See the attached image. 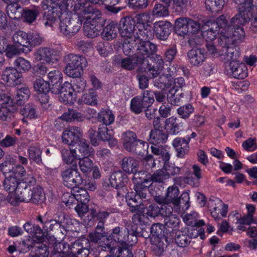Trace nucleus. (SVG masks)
<instances>
[{
  "label": "nucleus",
  "instance_id": "1",
  "mask_svg": "<svg viewBox=\"0 0 257 257\" xmlns=\"http://www.w3.org/2000/svg\"><path fill=\"white\" fill-rule=\"evenodd\" d=\"M136 53L131 57L125 58H117L115 61L119 63L121 67L127 70H132L137 66L138 72L139 73H146L149 77H154L159 73V69L163 67L164 62L161 56L156 55L153 59L155 64L149 63L148 58L151 57L135 48Z\"/></svg>",
  "mask_w": 257,
  "mask_h": 257
},
{
  "label": "nucleus",
  "instance_id": "2",
  "mask_svg": "<svg viewBox=\"0 0 257 257\" xmlns=\"http://www.w3.org/2000/svg\"><path fill=\"white\" fill-rule=\"evenodd\" d=\"M139 32H136L135 39L131 40V42L124 44V49L127 54H131L134 52L135 48L138 49L146 55L154 59L157 50V45L150 40L154 37V32L152 31L151 27L147 26L146 28L144 26L143 29H139Z\"/></svg>",
  "mask_w": 257,
  "mask_h": 257
},
{
  "label": "nucleus",
  "instance_id": "3",
  "mask_svg": "<svg viewBox=\"0 0 257 257\" xmlns=\"http://www.w3.org/2000/svg\"><path fill=\"white\" fill-rule=\"evenodd\" d=\"M63 61L66 65L64 70L65 73L72 78L81 76L84 69L87 66L85 57L72 53L65 55Z\"/></svg>",
  "mask_w": 257,
  "mask_h": 257
},
{
  "label": "nucleus",
  "instance_id": "4",
  "mask_svg": "<svg viewBox=\"0 0 257 257\" xmlns=\"http://www.w3.org/2000/svg\"><path fill=\"white\" fill-rule=\"evenodd\" d=\"M244 16L240 14H237L231 18L230 23L232 25V27L230 31L226 34L228 41L226 40L224 45L219 44L220 46H225L231 43L237 44L243 40L245 33L242 26L248 23L252 17V16H248V20L244 21L243 20H241L243 19Z\"/></svg>",
  "mask_w": 257,
  "mask_h": 257
},
{
  "label": "nucleus",
  "instance_id": "5",
  "mask_svg": "<svg viewBox=\"0 0 257 257\" xmlns=\"http://www.w3.org/2000/svg\"><path fill=\"white\" fill-rule=\"evenodd\" d=\"M83 22L81 16H74L71 13L64 14L61 16L59 27L60 31L67 37L74 36L80 30Z\"/></svg>",
  "mask_w": 257,
  "mask_h": 257
},
{
  "label": "nucleus",
  "instance_id": "6",
  "mask_svg": "<svg viewBox=\"0 0 257 257\" xmlns=\"http://www.w3.org/2000/svg\"><path fill=\"white\" fill-rule=\"evenodd\" d=\"M119 33L124 39L122 43V51L125 55L130 56L127 54L124 49V44L131 42L135 39V21L131 17H125L121 19L119 24Z\"/></svg>",
  "mask_w": 257,
  "mask_h": 257
},
{
  "label": "nucleus",
  "instance_id": "7",
  "mask_svg": "<svg viewBox=\"0 0 257 257\" xmlns=\"http://www.w3.org/2000/svg\"><path fill=\"white\" fill-rule=\"evenodd\" d=\"M69 218L66 217L64 212H60L56 216L55 219L50 220L48 226V228L45 231L46 235L60 234H66Z\"/></svg>",
  "mask_w": 257,
  "mask_h": 257
},
{
  "label": "nucleus",
  "instance_id": "8",
  "mask_svg": "<svg viewBox=\"0 0 257 257\" xmlns=\"http://www.w3.org/2000/svg\"><path fill=\"white\" fill-rule=\"evenodd\" d=\"M61 175L64 185L68 188H77L83 183V179L76 163L63 171Z\"/></svg>",
  "mask_w": 257,
  "mask_h": 257
},
{
  "label": "nucleus",
  "instance_id": "9",
  "mask_svg": "<svg viewBox=\"0 0 257 257\" xmlns=\"http://www.w3.org/2000/svg\"><path fill=\"white\" fill-rule=\"evenodd\" d=\"M84 34L88 38H93L101 33L105 24V20L102 17L86 19L84 20Z\"/></svg>",
  "mask_w": 257,
  "mask_h": 257
},
{
  "label": "nucleus",
  "instance_id": "10",
  "mask_svg": "<svg viewBox=\"0 0 257 257\" xmlns=\"http://www.w3.org/2000/svg\"><path fill=\"white\" fill-rule=\"evenodd\" d=\"M210 25H212L215 29H218L220 33V36L218 39L219 44H224V42H226V40L228 41V38L226 36L227 32L230 31L232 27V25L230 22L228 23L224 15H221L217 18L215 22H211V21H207L205 23V26L209 27Z\"/></svg>",
  "mask_w": 257,
  "mask_h": 257
},
{
  "label": "nucleus",
  "instance_id": "11",
  "mask_svg": "<svg viewBox=\"0 0 257 257\" xmlns=\"http://www.w3.org/2000/svg\"><path fill=\"white\" fill-rule=\"evenodd\" d=\"M89 246L88 240L77 239L70 246L68 257H87L89 254Z\"/></svg>",
  "mask_w": 257,
  "mask_h": 257
},
{
  "label": "nucleus",
  "instance_id": "12",
  "mask_svg": "<svg viewBox=\"0 0 257 257\" xmlns=\"http://www.w3.org/2000/svg\"><path fill=\"white\" fill-rule=\"evenodd\" d=\"M81 129L77 126H73L65 130L61 138L63 143L70 146H75L82 137Z\"/></svg>",
  "mask_w": 257,
  "mask_h": 257
},
{
  "label": "nucleus",
  "instance_id": "13",
  "mask_svg": "<svg viewBox=\"0 0 257 257\" xmlns=\"http://www.w3.org/2000/svg\"><path fill=\"white\" fill-rule=\"evenodd\" d=\"M60 51L49 47H40L36 50V58L38 60H44L48 63L58 60Z\"/></svg>",
  "mask_w": 257,
  "mask_h": 257
},
{
  "label": "nucleus",
  "instance_id": "14",
  "mask_svg": "<svg viewBox=\"0 0 257 257\" xmlns=\"http://www.w3.org/2000/svg\"><path fill=\"white\" fill-rule=\"evenodd\" d=\"M172 24L168 21H158L154 24L153 30L156 37L160 40H166L171 34Z\"/></svg>",
  "mask_w": 257,
  "mask_h": 257
},
{
  "label": "nucleus",
  "instance_id": "15",
  "mask_svg": "<svg viewBox=\"0 0 257 257\" xmlns=\"http://www.w3.org/2000/svg\"><path fill=\"white\" fill-rule=\"evenodd\" d=\"M166 215H163L164 217V227L165 230L163 231L164 235H168L174 230L178 229L180 219L178 216L172 214V208H168L166 211Z\"/></svg>",
  "mask_w": 257,
  "mask_h": 257
},
{
  "label": "nucleus",
  "instance_id": "16",
  "mask_svg": "<svg viewBox=\"0 0 257 257\" xmlns=\"http://www.w3.org/2000/svg\"><path fill=\"white\" fill-rule=\"evenodd\" d=\"M189 63L194 67L201 66L206 59L205 50L200 48H194L187 54Z\"/></svg>",
  "mask_w": 257,
  "mask_h": 257
},
{
  "label": "nucleus",
  "instance_id": "17",
  "mask_svg": "<svg viewBox=\"0 0 257 257\" xmlns=\"http://www.w3.org/2000/svg\"><path fill=\"white\" fill-rule=\"evenodd\" d=\"M22 74L16 68L7 67L2 75V79L10 85L15 86L21 83Z\"/></svg>",
  "mask_w": 257,
  "mask_h": 257
},
{
  "label": "nucleus",
  "instance_id": "18",
  "mask_svg": "<svg viewBox=\"0 0 257 257\" xmlns=\"http://www.w3.org/2000/svg\"><path fill=\"white\" fill-rule=\"evenodd\" d=\"M81 7H82L81 11H82L83 14L85 15L84 16L81 17V19L83 21L86 19L102 17L101 12L94 8L93 6L90 5L89 4L87 6H82L81 4L79 2L77 4L74 2V8L72 10L76 11L78 10H80Z\"/></svg>",
  "mask_w": 257,
  "mask_h": 257
},
{
  "label": "nucleus",
  "instance_id": "19",
  "mask_svg": "<svg viewBox=\"0 0 257 257\" xmlns=\"http://www.w3.org/2000/svg\"><path fill=\"white\" fill-rule=\"evenodd\" d=\"M49 83L51 87V92L55 94L60 92V86L63 82V74L58 70L50 71L48 74Z\"/></svg>",
  "mask_w": 257,
  "mask_h": 257
},
{
  "label": "nucleus",
  "instance_id": "20",
  "mask_svg": "<svg viewBox=\"0 0 257 257\" xmlns=\"http://www.w3.org/2000/svg\"><path fill=\"white\" fill-rule=\"evenodd\" d=\"M183 124L177 117L172 116L166 118L165 121V129L168 135H175L183 130Z\"/></svg>",
  "mask_w": 257,
  "mask_h": 257
},
{
  "label": "nucleus",
  "instance_id": "21",
  "mask_svg": "<svg viewBox=\"0 0 257 257\" xmlns=\"http://www.w3.org/2000/svg\"><path fill=\"white\" fill-rule=\"evenodd\" d=\"M234 3L237 5L238 13L245 15L242 20L246 21L248 16H253V0H234Z\"/></svg>",
  "mask_w": 257,
  "mask_h": 257
},
{
  "label": "nucleus",
  "instance_id": "22",
  "mask_svg": "<svg viewBox=\"0 0 257 257\" xmlns=\"http://www.w3.org/2000/svg\"><path fill=\"white\" fill-rule=\"evenodd\" d=\"M126 202L130 207V210L132 213L136 211H143L146 208V205L142 202L143 201L139 199V197L134 192L128 193Z\"/></svg>",
  "mask_w": 257,
  "mask_h": 257
},
{
  "label": "nucleus",
  "instance_id": "23",
  "mask_svg": "<svg viewBox=\"0 0 257 257\" xmlns=\"http://www.w3.org/2000/svg\"><path fill=\"white\" fill-rule=\"evenodd\" d=\"M189 139L176 138L172 142V145L177 152V156L179 158H184L187 154L189 150Z\"/></svg>",
  "mask_w": 257,
  "mask_h": 257
},
{
  "label": "nucleus",
  "instance_id": "24",
  "mask_svg": "<svg viewBox=\"0 0 257 257\" xmlns=\"http://www.w3.org/2000/svg\"><path fill=\"white\" fill-rule=\"evenodd\" d=\"M120 166L122 171L128 174H134L139 169V161L134 158L129 156L122 158Z\"/></svg>",
  "mask_w": 257,
  "mask_h": 257
},
{
  "label": "nucleus",
  "instance_id": "25",
  "mask_svg": "<svg viewBox=\"0 0 257 257\" xmlns=\"http://www.w3.org/2000/svg\"><path fill=\"white\" fill-rule=\"evenodd\" d=\"M0 170L3 174L10 175L17 179H19L26 174V170L24 167L20 165L12 166L11 168L8 167L7 163L0 164Z\"/></svg>",
  "mask_w": 257,
  "mask_h": 257
},
{
  "label": "nucleus",
  "instance_id": "26",
  "mask_svg": "<svg viewBox=\"0 0 257 257\" xmlns=\"http://www.w3.org/2000/svg\"><path fill=\"white\" fill-rule=\"evenodd\" d=\"M168 138V135L162 130L154 128L149 134V142L153 145L157 146L165 144Z\"/></svg>",
  "mask_w": 257,
  "mask_h": 257
},
{
  "label": "nucleus",
  "instance_id": "27",
  "mask_svg": "<svg viewBox=\"0 0 257 257\" xmlns=\"http://www.w3.org/2000/svg\"><path fill=\"white\" fill-rule=\"evenodd\" d=\"M229 66L234 78L242 79L247 77V69L244 63L233 61L230 62Z\"/></svg>",
  "mask_w": 257,
  "mask_h": 257
},
{
  "label": "nucleus",
  "instance_id": "28",
  "mask_svg": "<svg viewBox=\"0 0 257 257\" xmlns=\"http://www.w3.org/2000/svg\"><path fill=\"white\" fill-rule=\"evenodd\" d=\"M234 44H228L225 46H220L219 55L224 56V59L227 62L235 61L239 56V52L234 45Z\"/></svg>",
  "mask_w": 257,
  "mask_h": 257
},
{
  "label": "nucleus",
  "instance_id": "29",
  "mask_svg": "<svg viewBox=\"0 0 257 257\" xmlns=\"http://www.w3.org/2000/svg\"><path fill=\"white\" fill-rule=\"evenodd\" d=\"M128 181L127 175L121 170L114 171L111 174L109 177V183L113 188L126 185Z\"/></svg>",
  "mask_w": 257,
  "mask_h": 257
},
{
  "label": "nucleus",
  "instance_id": "30",
  "mask_svg": "<svg viewBox=\"0 0 257 257\" xmlns=\"http://www.w3.org/2000/svg\"><path fill=\"white\" fill-rule=\"evenodd\" d=\"M28 33L19 30L14 34L12 38L13 43L20 46L22 49V52L26 53H28L27 51V50H28Z\"/></svg>",
  "mask_w": 257,
  "mask_h": 257
},
{
  "label": "nucleus",
  "instance_id": "31",
  "mask_svg": "<svg viewBox=\"0 0 257 257\" xmlns=\"http://www.w3.org/2000/svg\"><path fill=\"white\" fill-rule=\"evenodd\" d=\"M5 176V179L3 181V184L4 189L9 193H14L18 192L21 190L20 187V180L17 179L10 175L3 174Z\"/></svg>",
  "mask_w": 257,
  "mask_h": 257
},
{
  "label": "nucleus",
  "instance_id": "32",
  "mask_svg": "<svg viewBox=\"0 0 257 257\" xmlns=\"http://www.w3.org/2000/svg\"><path fill=\"white\" fill-rule=\"evenodd\" d=\"M97 119L101 124L108 126L114 122L115 116L111 110L102 108L97 113Z\"/></svg>",
  "mask_w": 257,
  "mask_h": 257
},
{
  "label": "nucleus",
  "instance_id": "33",
  "mask_svg": "<svg viewBox=\"0 0 257 257\" xmlns=\"http://www.w3.org/2000/svg\"><path fill=\"white\" fill-rule=\"evenodd\" d=\"M110 233L108 235L107 239L113 240L115 242L122 245L125 239V235L126 232V228L119 226L113 227L110 230Z\"/></svg>",
  "mask_w": 257,
  "mask_h": 257
},
{
  "label": "nucleus",
  "instance_id": "34",
  "mask_svg": "<svg viewBox=\"0 0 257 257\" xmlns=\"http://www.w3.org/2000/svg\"><path fill=\"white\" fill-rule=\"evenodd\" d=\"M57 1L55 0H43L41 3V6L44 10L51 11L56 17H59L61 20V16L64 14H69V13L61 12L60 7L58 6Z\"/></svg>",
  "mask_w": 257,
  "mask_h": 257
},
{
  "label": "nucleus",
  "instance_id": "35",
  "mask_svg": "<svg viewBox=\"0 0 257 257\" xmlns=\"http://www.w3.org/2000/svg\"><path fill=\"white\" fill-rule=\"evenodd\" d=\"M76 145L75 149L77 150L80 154V155H78L79 157H83V158L90 157L94 155L93 148L86 142L85 139L82 138Z\"/></svg>",
  "mask_w": 257,
  "mask_h": 257
},
{
  "label": "nucleus",
  "instance_id": "36",
  "mask_svg": "<svg viewBox=\"0 0 257 257\" xmlns=\"http://www.w3.org/2000/svg\"><path fill=\"white\" fill-rule=\"evenodd\" d=\"M114 209L107 208L105 210H98L91 208L90 210V215L93 221H103L106 222V219L110 215L114 212Z\"/></svg>",
  "mask_w": 257,
  "mask_h": 257
},
{
  "label": "nucleus",
  "instance_id": "37",
  "mask_svg": "<svg viewBox=\"0 0 257 257\" xmlns=\"http://www.w3.org/2000/svg\"><path fill=\"white\" fill-rule=\"evenodd\" d=\"M137 135L133 131H128L123 134V146L127 151L133 150L134 146L137 143Z\"/></svg>",
  "mask_w": 257,
  "mask_h": 257
},
{
  "label": "nucleus",
  "instance_id": "38",
  "mask_svg": "<svg viewBox=\"0 0 257 257\" xmlns=\"http://www.w3.org/2000/svg\"><path fill=\"white\" fill-rule=\"evenodd\" d=\"M188 21L189 18L186 17H180L175 20L174 30L178 35L184 36L188 35Z\"/></svg>",
  "mask_w": 257,
  "mask_h": 257
},
{
  "label": "nucleus",
  "instance_id": "39",
  "mask_svg": "<svg viewBox=\"0 0 257 257\" xmlns=\"http://www.w3.org/2000/svg\"><path fill=\"white\" fill-rule=\"evenodd\" d=\"M102 35L104 39L107 40H112L115 38L119 32V26L117 24L113 22L107 24L105 28L102 29Z\"/></svg>",
  "mask_w": 257,
  "mask_h": 257
},
{
  "label": "nucleus",
  "instance_id": "40",
  "mask_svg": "<svg viewBox=\"0 0 257 257\" xmlns=\"http://www.w3.org/2000/svg\"><path fill=\"white\" fill-rule=\"evenodd\" d=\"M146 209V214L152 218H155L159 215L162 216L166 215V211L168 208H167L166 205L160 206L156 204H151Z\"/></svg>",
  "mask_w": 257,
  "mask_h": 257
},
{
  "label": "nucleus",
  "instance_id": "41",
  "mask_svg": "<svg viewBox=\"0 0 257 257\" xmlns=\"http://www.w3.org/2000/svg\"><path fill=\"white\" fill-rule=\"evenodd\" d=\"M81 100L86 105L96 106L98 103L97 92L93 89H89L83 93Z\"/></svg>",
  "mask_w": 257,
  "mask_h": 257
},
{
  "label": "nucleus",
  "instance_id": "42",
  "mask_svg": "<svg viewBox=\"0 0 257 257\" xmlns=\"http://www.w3.org/2000/svg\"><path fill=\"white\" fill-rule=\"evenodd\" d=\"M184 97V94L182 90H176L170 89L167 95L168 102L171 105H179L182 102V99Z\"/></svg>",
  "mask_w": 257,
  "mask_h": 257
},
{
  "label": "nucleus",
  "instance_id": "43",
  "mask_svg": "<svg viewBox=\"0 0 257 257\" xmlns=\"http://www.w3.org/2000/svg\"><path fill=\"white\" fill-rule=\"evenodd\" d=\"M40 14V10L37 7L25 8L23 9L22 17L24 21L27 23L32 24L35 21Z\"/></svg>",
  "mask_w": 257,
  "mask_h": 257
},
{
  "label": "nucleus",
  "instance_id": "44",
  "mask_svg": "<svg viewBox=\"0 0 257 257\" xmlns=\"http://www.w3.org/2000/svg\"><path fill=\"white\" fill-rule=\"evenodd\" d=\"M193 238L191 234H189L186 232L178 231L176 233V236L175 238L176 243L180 247H185L187 246Z\"/></svg>",
  "mask_w": 257,
  "mask_h": 257
},
{
  "label": "nucleus",
  "instance_id": "45",
  "mask_svg": "<svg viewBox=\"0 0 257 257\" xmlns=\"http://www.w3.org/2000/svg\"><path fill=\"white\" fill-rule=\"evenodd\" d=\"M31 202L34 204L43 202L45 199V195L42 187L37 185L33 187L31 190Z\"/></svg>",
  "mask_w": 257,
  "mask_h": 257
},
{
  "label": "nucleus",
  "instance_id": "46",
  "mask_svg": "<svg viewBox=\"0 0 257 257\" xmlns=\"http://www.w3.org/2000/svg\"><path fill=\"white\" fill-rule=\"evenodd\" d=\"M195 108L191 103H187L179 106L176 110L179 117L184 120H187L194 112Z\"/></svg>",
  "mask_w": 257,
  "mask_h": 257
},
{
  "label": "nucleus",
  "instance_id": "47",
  "mask_svg": "<svg viewBox=\"0 0 257 257\" xmlns=\"http://www.w3.org/2000/svg\"><path fill=\"white\" fill-rule=\"evenodd\" d=\"M172 82L171 75L162 74L154 80V86L158 88L164 90L170 87Z\"/></svg>",
  "mask_w": 257,
  "mask_h": 257
},
{
  "label": "nucleus",
  "instance_id": "48",
  "mask_svg": "<svg viewBox=\"0 0 257 257\" xmlns=\"http://www.w3.org/2000/svg\"><path fill=\"white\" fill-rule=\"evenodd\" d=\"M146 108L148 107L141 99L140 96H136L131 99L130 109L134 113L140 114Z\"/></svg>",
  "mask_w": 257,
  "mask_h": 257
},
{
  "label": "nucleus",
  "instance_id": "49",
  "mask_svg": "<svg viewBox=\"0 0 257 257\" xmlns=\"http://www.w3.org/2000/svg\"><path fill=\"white\" fill-rule=\"evenodd\" d=\"M135 185L134 186L135 193L139 197V199L143 201L148 200V197L149 196V188L151 184L147 185L141 183H134Z\"/></svg>",
  "mask_w": 257,
  "mask_h": 257
},
{
  "label": "nucleus",
  "instance_id": "50",
  "mask_svg": "<svg viewBox=\"0 0 257 257\" xmlns=\"http://www.w3.org/2000/svg\"><path fill=\"white\" fill-rule=\"evenodd\" d=\"M30 95V91L27 87H22L17 90L16 96L14 99L15 104L21 105L24 101L28 100Z\"/></svg>",
  "mask_w": 257,
  "mask_h": 257
},
{
  "label": "nucleus",
  "instance_id": "51",
  "mask_svg": "<svg viewBox=\"0 0 257 257\" xmlns=\"http://www.w3.org/2000/svg\"><path fill=\"white\" fill-rule=\"evenodd\" d=\"M151 174L146 171H139L134 174L133 178L134 182L136 183H141L148 184L151 183Z\"/></svg>",
  "mask_w": 257,
  "mask_h": 257
},
{
  "label": "nucleus",
  "instance_id": "52",
  "mask_svg": "<svg viewBox=\"0 0 257 257\" xmlns=\"http://www.w3.org/2000/svg\"><path fill=\"white\" fill-rule=\"evenodd\" d=\"M205 7L211 13H217L222 10L224 0H205Z\"/></svg>",
  "mask_w": 257,
  "mask_h": 257
},
{
  "label": "nucleus",
  "instance_id": "53",
  "mask_svg": "<svg viewBox=\"0 0 257 257\" xmlns=\"http://www.w3.org/2000/svg\"><path fill=\"white\" fill-rule=\"evenodd\" d=\"M29 154V158L30 160H32L37 164L42 163L41 154L42 151L37 146H31L28 150Z\"/></svg>",
  "mask_w": 257,
  "mask_h": 257
},
{
  "label": "nucleus",
  "instance_id": "54",
  "mask_svg": "<svg viewBox=\"0 0 257 257\" xmlns=\"http://www.w3.org/2000/svg\"><path fill=\"white\" fill-rule=\"evenodd\" d=\"M62 160L67 164H73L76 159V149H63L61 151Z\"/></svg>",
  "mask_w": 257,
  "mask_h": 257
},
{
  "label": "nucleus",
  "instance_id": "55",
  "mask_svg": "<svg viewBox=\"0 0 257 257\" xmlns=\"http://www.w3.org/2000/svg\"><path fill=\"white\" fill-rule=\"evenodd\" d=\"M177 203H173L174 206L181 208L183 211L187 210L190 207L189 194L187 192H183L181 196L177 198Z\"/></svg>",
  "mask_w": 257,
  "mask_h": 257
},
{
  "label": "nucleus",
  "instance_id": "56",
  "mask_svg": "<svg viewBox=\"0 0 257 257\" xmlns=\"http://www.w3.org/2000/svg\"><path fill=\"white\" fill-rule=\"evenodd\" d=\"M21 10V7L17 3L9 5L7 7V13L9 16L14 20L19 19L22 17L23 13H22Z\"/></svg>",
  "mask_w": 257,
  "mask_h": 257
},
{
  "label": "nucleus",
  "instance_id": "57",
  "mask_svg": "<svg viewBox=\"0 0 257 257\" xmlns=\"http://www.w3.org/2000/svg\"><path fill=\"white\" fill-rule=\"evenodd\" d=\"M180 192L179 188L175 185L170 186L168 188L166 193V199L170 203H177V198L179 195Z\"/></svg>",
  "mask_w": 257,
  "mask_h": 257
},
{
  "label": "nucleus",
  "instance_id": "58",
  "mask_svg": "<svg viewBox=\"0 0 257 257\" xmlns=\"http://www.w3.org/2000/svg\"><path fill=\"white\" fill-rule=\"evenodd\" d=\"M17 110L16 106L0 107V119L10 121L14 117V113Z\"/></svg>",
  "mask_w": 257,
  "mask_h": 257
},
{
  "label": "nucleus",
  "instance_id": "59",
  "mask_svg": "<svg viewBox=\"0 0 257 257\" xmlns=\"http://www.w3.org/2000/svg\"><path fill=\"white\" fill-rule=\"evenodd\" d=\"M29 44L28 50L27 51L29 52L32 51L33 47L39 46L41 44L43 38L37 32H32L28 33Z\"/></svg>",
  "mask_w": 257,
  "mask_h": 257
},
{
  "label": "nucleus",
  "instance_id": "60",
  "mask_svg": "<svg viewBox=\"0 0 257 257\" xmlns=\"http://www.w3.org/2000/svg\"><path fill=\"white\" fill-rule=\"evenodd\" d=\"M189 2V0H173V12L177 15L185 13Z\"/></svg>",
  "mask_w": 257,
  "mask_h": 257
},
{
  "label": "nucleus",
  "instance_id": "61",
  "mask_svg": "<svg viewBox=\"0 0 257 257\" xmlns=\"http://www.w3.org/2000/svg\"><path fill=\"white\" fill-rule=\"evenodd\" d=\"M50 85L49 82L42 78L37 79L33 84L35 90L39 93L51 91V87Z\"/></svg>",
  "mask_w": 257,
  "mask_h": 257
},
{
  "label": "nucleus",
  "instance_id": "62",
  "mask_svg": "<svg viewBox=\"0 0 257 257\" xmlns=\"http://www.w3.org/2000/svg\"><path fill=\"white\" fill-rule=\"evenodd\" d=\"M121 0H101L105 9L112 14H117L123 9L122 7H115V6L120 3Z\"/></svg>",
  "mask_w": 257,
  "mask_h": 257
},
{
  "label": "nucleus",
  "instance_id": "63",
  "mask_svg": "<svg viewBox=\"0 0 257 257\" xmlns=\"http://www.w3.org/2000/svg\"><path fill=\"white\" fill-rule=\"evenodd\" d=\"M206 26L204 27V31H202V36L203 38L207 42L213 41L216 37L217 35L219 33V30L214 29V27L210 25L208 29H206Z\"/></svg>",
  "mask_w": 257,
  "mask_h": 257
},
{
  "label": "nucleus",
  "instance_id": "64",
  "mask_svg": "<svg viewBox=\"0 0 257 257\" xmlns=\"http://www.w3.org/2000/svg\"><path fill=\"white\" fill-rule=\"evenodd\" d=\"M48 71V67L45 64L42 63L34 65L31 68V73L33 76L40 78L45 76Z\"/></svg>",
  "mask_w": 257,
  "mask_h": 257
}]
</instances>
